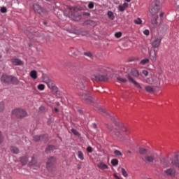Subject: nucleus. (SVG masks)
Masks as SVG:
<instances>
[{
    "instance_id": "obj_64",
    "label": "nucleus",
    "mask_w": 179,
    "mask_h": 179,
    "mask_svg": "<svg viewBox=\"0 0 179 179\" xmlns=\"http://www.w3.org/2000/svg\"><path fill=\"white\" fill-rule=\"evenodd\" d=\"M43 24H47V22H43Z\"/></svg>"
},
{
    "instance_id": "obj_42",
    "label": "nucleus",
    "mask_w": 179,
    "mask_h": 179,
    "mask_svg": "<svg viewBox=\"0 0 179 179\" xmlns=\"http://www.w3.org/2000/svg\"><path fill=\"white\" fill-rule=\"evenodd\" d=\"M99 112L102 113V114H106L107 115H109L108 113H107V110L103 108H99Z\"/></svg>"
},
{
    "instance_id": "obj_46",
    "label": "nucleus",
    "mask_w": 179,
    "mask_h": 179,
    "mask_svg": "<svg viewBox=\"0 0 179 179\" xmlns=\"http://www.w3.org/2000/svg\"><path fill=\"white\" fill-rule=\"evenodd\" d=\"M122 36V33L121 32H116L115 34V36L116 37V38H120Z\"/></svg>"
},
{
    "instance_id": "obj_39",
    "label": "nucleus",
    "mask_w": 179,
    "mask_h": 179,
    "mask_svg": "<svg viewBox=\"0 0 179 179\" xmlns=\"http://www.w3.org/2000/svg\"><path fill=\"white\" fill-rule=\"evenodd\" d=\"M149 63V59H144L143 60L141 61L140 64H141V65H146V64Z\"/></svg>"
},
{
    "instance_id": "obj_56",
    "label": "nucleus",
    "mask_w": 179,
    "mask_h": 179,
    "mask_svg": "<svg viewBox=\"0 0 179 179\" xmlns=\"http://www.w3.org/2000/svg\"><path fill=\"white\" fill-rule=\"evenodd\" d=\"M31 164H36V160L34 159V157H32V160L31 162Z\"/></svg>"
},
{
    "instance_id": "obj_17",
    "label": "nucleus",
    "mask_w": 179,
    "mask_h": 179,
    "mask_svg": "<svg viewBox=\"0 0 179 179\" xmlns=\"http://www.w3.org/2000/svg\"><path fill=\"white\" fill-rule=\"evenodd\" d=\"M83 26H91V27H94V26H96V22L93 20H86L83 23Z\"/></svg>"
},
{
    "instance_id": "obj_35",
    "label": "nucleus",
    "mask_w": 179,
    "mask_h": 179,
    "mask_svg": "<svg viewBox=\"0 0 179 179\" xmlns=\"http://www.w3.org/2000/svg\"><path fill=\"white\" fill-rule=\"evenodd\" d=\"M37 87L38 90H40L41 92L45 90V85H44V84H39Z\"/></svg>"
},
{
    "instance_id": "obj_34",
    "label": "nucleus",
    "mask_w": 179,
    "mask_h": 179,
    "mask_svg": "<svg viewBox=\"0 0 179 179\" xmlns=\"http://www.w3.org/2000/svg\"><path fill=\"white\" fill-rule=\"evenodd\" d=\"M46 152H51L52 150H55V146L54 145H49L45 149Z\"/></svg>"
},
{
    "instance_id": "obj_23",
    "label": "nucleus",
    "mask_w": 179,
    "mask_h": 179,
    "mask_svg": "<svg viewBox=\"0 0 179 179\" xmlns=\"http://www.w3.org/2000/svg\"><path fill=\"white\" fill-rule=\"evenodd\" d=\"M97 166L101 170H107L108 169V166L103 162H100Z\"/></svg>"
},
{
    "instance_id": "obj_18",
    "label": "nucleus",
    "mask_w": 179,
    "mask_h": 179,
    "mask_svg": "<svg viewBox=\"0 0 179 179\" xmlns=\"http://www.w3.org/2000/svg\"><path fill=\"white\" fill-rule=\"evenodd\" d=\"M107 67L105 66H99L98 68V72H99V73H103V75H107Z\"/></svg>"
},
{
    "instance_id": "obj_1",
    "label": "nucleus",
    "mask_w": 179,
    "mask_h": 179,
    "mask_svg": "<svg viewBox=\"0 0 179 179\" xmlns=\"http://www.w3.org/2000/svg\"><path fill=\"white\" fill-rule=\"evenodd\" d=\"M108 129L109 132H113V135H115L117 139L120 141H124L127 136L129 134V131H128V128L126 126H122L120 127L119 130L114 129L113 130V127L108 126Z\"/></svg>"
},
{
    "instance_id": "obj_44",
    "label": "nucleus",
    "mask_w": 179,
    "mask_h": 179,
    "mask_svg": "<svg viewBox=\"0 0 179 179\" xmlns=\"http://www.w3.org/2000/svg\"><path fill=\"white\" fill-rule=\"evenodd\" d=\"M114 154L116 155V156H122V153H121V151L118 150H116L114 151Z\"/></svg>"
},
{
    "instance_id": "obj_29",
    "label": "nucleus",
    "mask_w": 179,
    "mask_h": 179,
    "mask_svg": "<svg viewBox=\"0 0 179 179\" xmlns=\"http://www.w3.org/2000/svg\"><path fill=\"white\" fill-rule=\"evenodd\" d=\"M10 83H13L14 85H16V84L19 83V80H17V78L16 77H13L11 76Z\"/></svg>"
},
{
    "instance_id": "obj_10",
    "label": "nucleus",
    "mask_w": 179,
    "mask_h": 179,
    "mask_svg": "<svg viewBox=\"0 0 179 179\" xmlns=\"http://www.w3.org/2000/svg\"><path fill=\"white\" fill-rule=\"evenodd\" d=\"M127 79L131 82V83H133V85H134V86L137 88V89H140L142 90V86H141V84H139V83L135 81V80H134V78H132V77H131V76H127Z\"/></svg>"
},
{
    "instance_id": "obj_7",
    "label": "nucleus",
    "mask_w": 179,
    "mask_h": 179,
    "mask_svg": "<svg viewBox=\"0 0 179 179\" xmlns=\"http://www.w3.org/2000/svg\"><path fill=\"white\" fill-rule=\"evenodd\" d=\"M107 74H96L92 76V80H95L96 82H106L108 80L107 78Z\"/></svg>"
},
{
    "instance_id": "obj_62",
    "label": "nucleus",
    "mask_w": 179,
    "mask_h": 179,
    "mask_svg": "<svg viewBox=\"0 0 179 179\" xmlns=\"http://www.w3.org/2000/svg\"><path fill=\"white\" fill-rule=\"evenodd\" d=\"M127 153H129V155H131V153H132V152L128 151Z\"/></svg>"
},
{
    "instance_id": "obj_43",
    "label": "nucleus",
    "mask_w": 179,
    "mask_h": 179,
    "mask_svg": "<svg viewBox=\"0 0 179 179\" xmlns=\"http://www.w3.org/2000/svg\"><path fill=\"white\" fill-rule=\"evenodd\" d=\"M122 176H124V177H127L128 176V173H127V171H125V169L124 168H122Z\"/></svg>"
},
{
    "instance_id": "obj_26",
    "label": "nucleus",
    "mask_w": 179,
    "mask_h": 179,
    "mask_svg": "<svg viewBox=\"0 0 179 179\" xmlns=\"http://www.w3.org/2000/svg\"><path fill=\"white\" fill-rule=\"evenodd\" d=\"M131 73L132 76H134L135 78H138V76H139V71L135 69H131Z\"/></svg>"
},
{
    "instance_id": "obj_41",
    "label": "nucleus",
    "mask_w": 179,
    "mask_h": 179,
    "mask_svg": "<svg viewBox=\"0 0 179 179\" xmlns=\"http://www.w3.org/2000/svg\"><path fill=\"white\" fill-rule=\"evenodd\" d=\"M71 131L72 132V134H73V135H76V136H79V132L77 131L76 129H71Z\"/></svg>"
},
{
    "instance_id": "obj_28",
    "label": "nucleus",
    "mask_w": 179,
    "mask_h": 179,
    "mask_svg": "<svg viewBox=\"0 0 179 179\" xmlns=\"http://www.w3.org/2000/svg\"><path fill=\"white\" fill-rule=\"evenodd\" d=\"M146 83H148L149 85H153L155 83V79L153 77L148 78L145 80Z\"/></svg>"
},
{
    "instance_id": "obj_52",
    "label": "nucleus",
    "mask_w": 179,
    "mask_h": 179,
    "mask_svg": "<svg viewBox=\"0 0 179 179\" xmlns=\"http://www.w3.org/2000/svg\"><path fill=\"white\" fill-rule=\"evenodd\" d=\"M142 73L144 74L145 76H148V75H149V72H148V71L146 70L143 71Z\"/></svg>"
},
{
    "instance_id": "obj_2",
    "label": "nucleus",
    "mask_w": 179,
    "mask_h": 179,
    "mask_svg": "<svg viewBox=\"0 0 179 179\" xmlns=\"http://www.w3.org/2000/svg\"><path fill=\"white\" fill-rule=\"evenodd\" d=\"M143 160L145 163H149L150 164H156L159 159L157 158V155L152 154L145 155L144 157H143Z\"/></svg>"
},
{
    "instance_id": "obj_45",
    "label": "nucleus",
    "mask_w": 179,
    "mask_h": 179,
    "mask_svg": "<svg viewBox=\"0 0 179 179\" xmlns=\"http://www.w3.org/2000/svg\"><path fill=\"white\" fill-rule=\"evenodd\" d=\"M0 12L1 13H6V12H8V9H6V7H1L0 9Z\"/></svg>"
},
{
    "instance_id": "obj_21",
    "label": "nucleus",
    "mask_w": 179,
    "mask_h": 179,
    "mask_svg": "<svg viewBox=\"0 0 179 179\" xmlns=\"http://www.w3.org/2000/svg\"><path fill=\"white\" fill-rule=\"evenodd\" d=\"M11 62L13 64V65H22L23 64V62H22V60L19 59H13L11 60Z\"/></svg>"
},
{
    "instance_id": "obj_14",
    "label": "nucleus",
    "mask_w": 179,
    "mask_h": 179,
    "mask_svg": "<svg viewBox=\"0 0 179 179\" xmlns=\"http://www.w3.org/2000/svg\"><path fill=\"white\" fill-rule=\"evenodd\" d=\"M79 96H80L83 100H85V101H90V103H92V96H90V95L83 93L79 94Z\"/></svg>"
},
{
    "instance_id": "obj_50",
    "label": "nucleus",
    "mask_w": 179,
    "mask_h": 179,
    "mask_svg": "<svg viewBox=\"0 0 179 179\" xmlns=\"http://www.w3.org/2000/svg\"><path fill=\"white\" fill-rule=\"evenodd\" d=\"M87 152H88V153H92V152H93V148H92L90 146H88L87 148Z\"/></svg>"
},
{
    "instance_id": "obj_40",
    "label": "nucleus",
    "mask_w": 179,
    "mask_h": 179,
    "mask_svg": "<svg viewBox=\"0 0 179 179\" xmlns=\"http://www.w3.org/2000/svg\"><path fill=\"white\" fill-rule=\"evenodd\" d=\"M134 23L136 24H142V20H141V18H137L136 20H134Z\"/></svg>"
},
{
    "instance_id": "obj_12",
    "label": "nucleus",
    "mask_w": 179,
    "mask_h": 179,
    "mask_svg": "<svg viewBox=\"0 0 179 179\" xmlns=\"http://www.w3.org/2000/svg\"><path fill=\"white\" fill-rule=\"evenodd\" d=\"M164 173L166 176H170V177H174L176 176V169H168L164 171Z\"/></svg>"
},
{
    "instance_id": "obj_19",
    "label": "nucleus",
    "mask_w": 179,
    "mask_h": 179,
    "mask_svg": "<svg viewBox=\"0 0 179 179\" xmlns=\"http://www.w3.org/2000/svg\"><path fill=\"white\" fill-rule=\"evenodd\" d=\"M10 150L11 153H13L14 155H18V153L20 152L17 147H16L15 145L10 146Z\"/></svg>"
},
{
    "instance_id": "obj_3",
    "label": "nucleus",
    "mask_w": 179,
    "mask_h": 179,
    "mask_svg": "<svg viewBox=\"0 0 179 179\" xmlns=\"http://www.w3.org/2000/svg\"><path fill=\"white\" fill-rule=\"evenodd\" d=\"M56 162L57 160L54 157H50L48 158V161L46 162V169L49 173H52V171H54Z\"/></svg>"
},
{
    "instance_id": "obj_22",
    "label": "nucleus",
    "mask_w": 179,
    "mask_h": 179,
    "mask_svg": "<svg viewBox=\"0 0 179 179\" xmlns=\"http://www.w3.org/2000/svg\"><path fill=\"white\" fill-rule=\"evenodd\" d=\"M129 4L128 3H124L123 5H120L118 7V9L120 10V12H124V10H125V9H127V8H128Z\"/></svg>"
},
{
    "instance_id": "obj_16",
    "label": "nucleus",
    "mask_w": 179,
    "mask_h": 179,
    "mask_svg": "<svg viewBox=\"0 0 179 179\" xmlns=\"http://www.w3.org/2000/svg\"><path fill=\"white\" fill-rule=\"evenodd\" d=\"M43 82L48 85L49 89H51L53 86H55L54 83H52V80L48 78H44Z\"/></svg>"
},
{
    "instance_id": "obj_61",
    "label": "nucleus",
    "mask_w": 179,
    "mask_h": 179,
    "mask_svg": "<svg viewBox=\"0 0 179 179\" xmlns=\"http://www.w3.org/2000/svg\"><path fill=\"white\" fill-rule=\"evenodd\" d=\"M78 170H80V166L78 165Z\"/></svg>"
},
{
    "instance_id": "obj_54",
    "label": "nucleus",
    "mask_w": 179,
    "mask_h": 179,
    "mask_svg": "<svg viewBox=\"0 0 179 179\" xmlns=\"http://www.w3.org/2000/svg\"><path fill=\"white\" fill-rule=\"evenodd\" d=\"M3 111V103H0V112Z\"/></svg>"
},
{
    "instance_id": "obj_55",
    "label": "nucleus",
    "mask_w": 179,
    "mask_h": 179,
    "mask_svg": "<svg viewBox=\"0 0 179 179\" xmlns=\"http://www.w3.org/2000/svg\"><path fill=\"white\" fill-rule=\"evenodd\" d=\"M3 141V137L2 136V134L0 131V143Z\"/></svg>"
},
{
    "instance_id": "obj_60",
    "label": "nucleus",
    "mask_w": 179,
    "mask_h": 179,
    "mask_svg": "<svg viewBox=\"0 0 179 179\" xmlns=\"http://www.w3.org/2000/svg\"><path fill=\"white\" fill-rule=\"evenodd\" d=\"M163 15H164V13H161L160 15H159L160 17H163Z\"/></svg>"
},
{
    "instance_id": "obj_30",
    "label": "nucleus",
    "mask_w": 179,
    "mask_h": 179,
    "mask_svg": "<svg viewBox=\"0 0 179 179\" xmlns=\"http://www.w3.org/2000/svg\"><path fill=\"white\" fill-rule=\"evenodd\" d=\"M145 90L148 93H153L155 92V88L150 86L145 87Z\"/></svg>"
},
{
    "instance_id": "obj_31",
    "label": "nucleus",
    "mask_w": 179,
    "mask_h": 179,
    "mask_svg": "<svg viewBox=\"0 0 179 179\" xmlns=\"http://www.w3.org/2000/svg\"><path fill=\"white\" fill-rule=\"evenodd\" d=\"M108 16L110 20H114V19H115V16H114L113 11H108Z\"/></svg>"
},
{
    "instance_id": "obj_53",
    "label": "nucleus",
    "mask_w": 179,
    "mask_h": 179,
    "mask_svg": "<svg viewBox=\"0 0 179 179\" xmlns=\"http://www.w3.org/2000/svg\"><path fill=\"white\" fill-rule=\"evenodd\" d=\"M83 16H87L90 17V13H87V12H84L83 13Z\"/></svg>"
},
{
    "instance_id": "obj_49",
    "label": "nucleus",
    "mask_w": 179,
    "mask_h": 179,
    "mask_svg": "<svg viewBox=\"0 0 179 179\" xmlns=\"http://www.w3.org/2000/svg\"><path fill=\"white\" fill-rule=\"evenodd\" d=\"M152 24H157V17H154V20H152Z\"/></svg>"
},
{
    "instance_id": "obj_27",
    "label": "nucleus",
    "mask_w": 179,
    "mask_h": 179,
    "mask_svg": "<svg viewBox=\"0 0 179 179\" xmlns=\"http://www.w3.org/2000/svg\"><path fill=\"white\" fill-rule=\"evenodd\" d=\"M44 137H45V136H34V141H35V142H38V141H43Z\"/></svg>"
},
{
    "instance_id": "obj_48",
    "label": "nucleus",
    "mask_w": 179,
    "mask_h": 179,
    "mask_svg": "<svg viewBox=\"0 0 179 179\" xmlns=\"http://www.w3.org/2000/svg\"><path fill=\"white\" fill-rule=\"evenodd\" d=\"M88 8H89V9H93L94 8V4L93 3V2L89 3Z\"/></svg>"
},
{
    "instance_id": "obj_51",
    "label": "nucleus",
    "mask_w": 179,
    "mask_h": 179,
    "mask_svg": "<svg viewBox=\"0 0 179 179\" xmlns=\"http://www.w3.org/2000/svg\"><path fill=\"white\" fill-rule=\"evenodd\" d=\"M143 34H145V36H149V34H150L149 29L144 30L143 31Z\"/></svg>"
},
{
    "instance_id": "obj_63",
    "label": "nucleus",
    "mask_w": 179,
    "mask_h": 179,
    "mask_svg": "<svg viewBox=\"0 0 179 179\" xmlns=\"http://www.w3.org/2000/svg\"><path fill=\"white\" fill-rule=\"evenodd\" d=\"M126 2H131V0H125Z\"/></svg>"
},
{
    "instance_id": "obj_59",
    "label": "nucleus",
    "mask_w": 179,
    "mask_h": 179,
    "mask_svg": "<svg viewBox=\"0 0 179 179\" xmlns=\"http://www.w3.org/2000/svg\"><path fill=\"white\" fill-rule=\"evenodd\" d=\"M54 111H55V113H58V109H57V108H55L54 109Z\"/></svg>"
},
{
    "instance_id": "obj_47",
    "label": "nucleus",
    "mask_w": 179,
    "mask_h": 179,
    "mask_svg": "<svg viewBox=\"0 0 179 179\" xmlns=\"http://www.w3.org/2000/svg\"><path fill=\"white\" fill-rule=\"evenodd\" d=\"M51 90H52V92H54V93H57L58 92V87H57V86H53L52 88H51Z\"/></svg>"
},
{
    "instance_id": "obj_58",
    "label": "nucleus",
    "mask_w": 179,
    "mask_h": 179,
    "mask_svg": "<svg viewBox=\"0 0 179 179\" xmlns=\"http://www.w3.org/2000/svg\"><path fill=\"white\" fill-rule=\"evenodd\" d=\"M113 176H114L115 178L120 179V177H118V176H117V174L114 173Z\"/></svg>"
},
{
    "instance_id": "obj_13",
    "label": "nucleus",
    "mask_w": 179,
    "mask_h": 179,
    "mask_svg": "<svg viewBox=\"0 0 179 179\" xmlns=\"http://www.w3.org/2000/svg\"><path fill=\"white\" fill-rule=\"evenodd\" d=\"M11 76L3 75L1 78V81L3 83H10Z\"/></svg>"
},
{
    "instance_id": "obj_5",
    "label": "nucleus",
    "mask_w": 179,
    "mask_h": 179,
    "mask_svg": "<svg viewBox=\"0 0 179 179\" xmlns=\"http://www.w3.org/2000/svg\"><path fill=\"white\" fill-rule=\"evenodd\" d=\"M12 115L13 117H17V118H24L27 117V112L24 109H15L12 111Z\"/></svg>"
},
{
    "instance_id": "obj_25",
    "label": "nucleus",
    "mask_w": 179,
    "mask_h": 179,
    "mask_svg": "<svg viewBox=\"0 0 179 179\" xmlns=\"http://www.w3.org/2000/svg\"><path fill=\"white\" fill-rule=\"evenodd\" d=\"M29 162V158L27 157H22L20 158V162L22 163V166H24Z\"/></svg>"
},
{
    "instance_id": "obj_24",
    "label": "nucleus",
    "mask_w": 179,
    "mask_h": 179,
    "mask_svg": "<svg viewBox=\"0 0 179 179\" xmlns=\"http://www.w3.org/2000/svg\"><path fill=\"white\" fill-rule=\"evenodd\" d=\"M29 76L34 80L37 79V71L35 70L31 71Z\"/></svg>"
},
{
    "instance_id": "obj_8",
    "label": "nucleus",
    "mask_w": 179,
    "mask_h": 179,
    "mask_svg": "<svg viewBox=\"0 0 179 179\" xmlns=\"http://www.w3.org/2000/svg\"><path fill=\"white\" fill-rule=\"evenodd\" d=\"M33 9L34 12L39 13V15H41V16H45V15H47V10L41 8V6H40V5L38 4H34Z\"/></svg>"
},
{
    "instance_id": "obj_4",
    "label": "nucleus",
    "mask_w": 179,
    "mask_h": 179,
    "mask_svg": "<svg viewBox=\"0 0 179 179\" xmlns=\"http://www.w3.org/2000/svg\"><path fill=\"white\" fill-rule=\"evenodd\" d=\"M70 13L69 14V17L72 19V20H75L76 22H79L82 19V15L78 14L75 10H76V8L69 7Z\"/></svg>"
},
{
    "instance_id": "obj_20",
    "label": "nucleus",
    "mask_w": 179,
    "mask_h": 179,
    "mask_svg": "<svg viewBox=\"0 0 179 179\" xmlns=\"http://www.w3.org/2000/svg\"><path fill=\"white\" fill-rule=\"evenodd\" d=\"M85 83H86V82L85 81V80L81 79L80 80V83L78 84V89H80L81 90H83V89H85Z\"/></svg>"
},
{
    "instance_id": "obj_57",
    "label": "nucleus",
    "mask_w": 179,
    "mask_h": 179,
    "mask_svg": "<svg viewBox=\"0 0 179 179\" xmlns=\"http://www.w3.org/2000/svg\"><path fill=\"white\" fill-rule=\"evenodd\" d=\"M45 108H44V106H41V107L39 108V110H40V111H44Z\"/></svg>"
},
{
    "instance_id": "obj_33",
    "label": "nucleus",
    "mask_w": 179,
    "mask_h": 179,
    "mask_svg": "<svg viewBox=\"0 0 179 179\" xmlns=\"http://www.w3.org/2000/svg\"><path fill=\"white\" fill-rule=\"evenodd\" d=\"M117 80L119 82V83H127V79L122 78L121 77H117Z\"/></svg>"
},
{
    "instance_id": "obj_38",
    "label": "nucleus",
    "mask_w": 179,
    "mask_h": 179,
    "mask_svg": "<svg viewBox=\"0 0 179 179\" xmlns=\"http://www.w3.org/2000/svg\"><path fill=\"white\" fill-rule=\"evenodd\" d=\"M147 152H148V150L145 148H140L139 149L140 155H146Z\"/></svg>"
},
{
    "instance_id": "obj_36",
    "label": "nucleus",
    "mask_w": 179,
    "mask_h": 179,
    "mask_svg": "<svg viewBox=\"0 0 179 179\" xmlns=\"http://www.w3.org/2000/svg\"><path fill=\"white\" fill-rule=\"evenodd\" d=\"M84 55H85V57H88V58H90V59H93V54H92L90 52H84Z\"/></svg>"
},
{
    "instance_id": "obj_15",
    "label": "nucleus",
    "mask_w": 179,
    "mask_h": 179,
    "mask_svg": "<svg viewBox=\"0 0 179 179\" xmlns=\"http://www.w3.org/2000/svg\"><path fill=\"white\" fill-rule=\"evenodd\" d=\"M169 165H170V162H169L167 159H166L165 158L161 159V162H160L161 167L166 169V167H169Z\"/></svg>"
},
{
    "instance_id": "obj_6",
    "label": "nucleus",
    "mask_w": 179,
    "mask_h": 179,
    "mask_svg": "<svg viewBox=\"0 0 179 179\" xmlns=\"http://www.w3.org/2000/svg\"><path fill=\"white\" fill-rule=\"evenodd\" d=\"M160 10V1L156 0L154 1L150 8V12L152 15H156Z\"/></svg>"
},
{
    "instance_id": "obj_9",
    "label": "nucleus",
    "mask_w": 179,
    "mask_h": 179,
    "mask_svg": "<svg viewBox=\"0 0 179 179\" xmlns=\"http://www.w3.org/2000/svg\"><path fill=\"white\" fill-rule=\"evenodd\" d=\"M162 37L155 38L154 40L152 41L151 44L153 48H159L160 46V43H162Z\"/></svg>"
},
{
    "instance_id": "obj_32",
    "label": "nucleus",
    "mask_w": 179,
    "mask_h": 179,
    "mask_svg": "<svg viewBox=\"0 0 179 179\" xmlns=\"http://www.w3.org/2000/svg\"><path fill=\"white\" fill-rule=\"evenodd\" d=\"M78 157L80 160H84L85 159V156L83 155V152H82V151H78Z\"/></svg>"
},
{
    "instance_id": "obj_37",
    "label": "nucleus",
    "mask_w": 179,
    "mask_h": 179,
    "mask_svg": "<svg viewBox=\"0 0 179 179\" xmlns=\"http://www.w3.org/2000/svg\"><path fill=\"white\" fill-rule=\"evenodd\" d=\"M111 164L114 166H118V159H113L111 160Z\"/></svg>"
},
{
    "instance_id": "obj_11",
    "label": "nucleus",
    "mask_w": 179,
    "mask_h": 179,
    "mask_svg": "<svg viewBox=\"0 0 179 179\" xmlns=\"http://www.w3.org/2000/svg\"><path fill=\"white\" fill-rule=\"evenodd\" d=\"M150 59L152 62H156L157 52L156 50H149Z\"/></svg>"
}]
</instances>
